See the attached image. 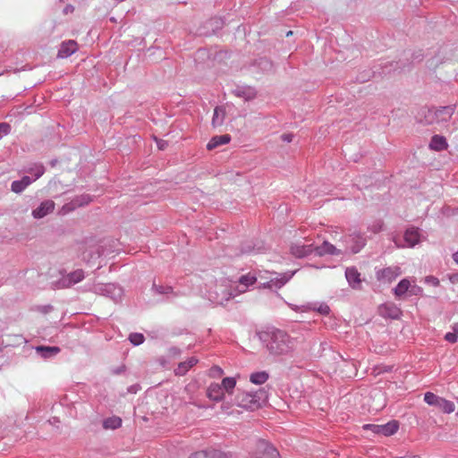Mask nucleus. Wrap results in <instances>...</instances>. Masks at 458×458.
I'll return each instance as SVG.
<instances>
[{
    "label": "nucleus",
    "instance_id": "1",
    "mask_svg": "<svg viewBox=\"0 0 458 458\" xmlns=\"http://www.w3.org/2000/svg\"><path fill=\"white\" fill-rule=\"evenodd\" d=\"M258 336L267 352L275 357L291 354L299 343L297 337H293L286 331L274 327L259 332Z\"/></svg>",
    "mask_w": 458,
    "mask_h": 458
},
{
    "label": "nucleus",
    "instance_id": "2",
    "mask_svg": "<svg viewBox=\"0 0 458 458\" xmlns=\"http://www.w3.org/2000/svg\"><path fill=\"white\" fill-rule=\"evenodd\" d=\"M454 113V106L422 107L418 112L417 119L424 124L446 123Z\"/></svg>",
    "mask_w": 458,
    "mask_h": 458
},
{
    "label": "nucleus",
    "instance_id": "3",
    "mask_svg": "<svg viewBox=\"0 0 458 458\" xmlns=\"http://www.w3.org/2000/svg\"><path fill=\"white\" fill-rule=\"evenodd\" d=\"M392 240L397 248H413L420 242V234L418 228L410 227L403 237L394 235Z\"/></svg>",
    "mask_w": 458,
    "mask_h": 458
},
{
    "label": "nucleus",
    "instance_id": "4",
    "mask_svg": "<svg viewBox=\"0 0 458 458\" xmlns=\"http://www.w3.org/2000/svg\"><path fill=\"white\" fill-rule=\"evenodd\" d=\"M343 242L352 253H358L366 245L367 240L360 232L353 230L343 237Z\"/></svg>",
    "mask_w": 458,
    "mask_h": 458
},
{
    "label": "nucleus",
    "instance_id": "5",
    "mask_svg": "<svg viewBox=\"0 0 458 458\" xmlns=\"http://www.w3.org/2000/svg\"><path fill=\"white\" fill-rule=\"evenodd\" d=\"M93 292L110 297L115 302L121 301L123 289L114 284H97L93 286Z\"/></svg>",
    "mask_w": 458,
    "mask_h": 458
},
{
    "label": "nucleus",
    "instance_id": "6",
    "mask_svg": "<svg viewBox=\"0 0 458 458\" xmlns=\"http://www.w3.org/2000/svg\"><path fill=\"white\" fill-rule=\"evenodd\" d=\"M364 429H370L373 433L390 437L395 434L399 428V423L396 420H391L386 424H366L363 426Z\"/></svg>",
    "mask_w": 458,
    "mask_h": 458
},
{
    "label": "nucleus",
    "instance_id": "7",
    "mask_svg": "<svg viewBox=\"0 0 458 458\" xmlns=\"http://www.w3.org/2000/svg\"><path fill=\"white\" fill-rule=\"evenodd\" d=\"M257 458H279L278 450L265 439H259L256 442Z\"/></svg>",
    "mask_w": 458,
    "mask_h": 458
},
{
    "label": "nucleus",
    "instance_id": "8",
    "mask_svg": "<svg viewBox=\"0 0 458 458\" xmlns=\"http://www.w3.org/2000/svg\"><path fill=\"white\" fill-rule=\"evenodd\" d=\"M151 292L159 301H173L178 296L172 286L157 284L155 281L152 284Z\"/></svg>",
    "mask_w": 458,
    "mask_h": 458
},
{
    "label": "nucleus",
    "instance_id": "9",
    "mask_svg": "<svg viewBox=\"0 0 458 458\" xmlns=\"http://www.w3.org/2000/svg\"><path fill=\"white\" fill-rule=\"evenodd\" d=\"M292 310L296 313L318 312L321 315H328L331 311L330 307L327 303H308L302 306L293 305Z\"/></svg>",
    "mask_w": 458,
    "mask_h": 458
},
{
    "label": "nucleus",
    "instance_id": "10",
    "mask_svg": "<svg viewBox=\"0 0 458 458\" xmlns=\"http://www.w3.org/2000/svg\"><path fill=\"white\" fill-rule=\"evenodd\" d=\"M296 271H288L283 274L274 273L275 277H271L269 281L262 284L259 287L261 288H268L279 289L283 287L295 274Z\"/></svg>",
    "mask_w": 458,
    "mask_h": 458
},
{
    "label": "nucleus",
    "instance_id": "11",
    "mask_svg": "<svg viewBox=\"0 0 458 458\" xmlns=\"http://www.w3.org/2000/svg\"><path fill=\"white\" fill-rule=\"evenodd\" d=\"M84 277V271L82 269H77L63 276L57 282V286L59 288H69L72 285L82 281Z\"/></svg>",
    "mask_w": 458,
    "mask_h": 458
},
{
    "label": "nucleus",
    "instance_id": "12",
    "mask_svg": "<svg viewBox=\"0 0 458 458\" xmlns=\"http://www.w3.org/2000/svg\"><path fill=\"white\" fill-rule=\"evenodd\" d=\"M401 275V268L397 266L387 267L376 271L377 281L383 283H391Z\"/></svg>",
    "mask_w": 458,
    "mask_h": 458
},
{
    "label": "nucleus",
    "instance_id": "13",
    "mask_svg": "<svg viewBox=\"0 0 458 458\" xmlns=\"http://www.w3.org/2000/svg\"><path fill=\"white\" fill-rule=\"evenodd\" d=\"M210 298H213V301L219 305H224L225 301H229L234 294L230 292L227 287L224 284L216 285L214 292L209 293Z\"/></svg>",
    "mask_w": 458,
    "mask_h": 458
},
{
    "label": "nucleus",
    "instance_id": "14",
    "mask_svg": "<svg viewBox=\"0 0 458 458\" xmlns=\"http://www.w3.org/2000/svg\"><path fill=\"white\" fill-rule=\"evenodd\" d=\"M55 204L51 199L44 200L40 203V205L32 210V216L35 219H40L45 217L46 216L51 214L55 210Z\"/></svg>",
    "mask_w": 458,
    "mask_h": 458
},
{
    "label": "nucleus",
    "instance_id": "15",
    "mask_svg": "<svg viewBox=\"0 0 458 458\" xmlns=\"http://www.w3.org/2000/svg\"><path fill=\"white\" fill-rule=\"evenodd\" d=\"M345 277L349 285L352 289H360L361 284L360 274L355 267H350L345 269Z\"/></svg>",
    "mask_w": 458,
    "mask_h": 458
},
{
    "label": "nucleus",
    "instance_id": "16",
    "mask_svg": "<svg viewBox=\"0 0 458 458\" xmlns=\"http://www.w3.org/2000/svg\"><path fill=\"white\" fill-rule=\"evenodd\" d=\"M290 251L295 258H304L314 252L313 244L305 245L295 243L291 246Z\"/></svg>",
    "mask_w": 458,
    "mask_h": 458
},
{
    "label": "nucleus",
    "instance_id": "17",
    "mask_svg": "<svg viewBox=\"0 0 458 458\" xmlns=\"http://www.w3.org/2000/svg\"><path fill=\"white\" fill-rule=\"evenodd\" d=\"M233 94L238 98H242L246 101L251 100L256 98L257 92L254 88L250 86H237Z\"/></svg>",
    "mask_w": 458,
    "mask_h": 458
},
{
    "label": "nucleus",
    "instance_id": "18",
    "mask_svg": "<svg viewBox=\"0 0 458 458\" xmlns=\"http://www.w3.org/2000/svg\"><path fill=\"white\" fill-rule=\"evenodd\" d=\"M250 392H242L236 396L238 406L246 410H255V402Z\"/></svg>",
    "mask_w": 458,
    "mask_h": 458
},
{
    "label": "nucleus",
    "instance_id": "19",
    "mask_svg": "<svg viewBox=\"0 0 458 458\" xmlns=\"http://www.w3.org/2000/svg\"><path fill=\"white\" fill-rule=\"evenodd\" d=\"M77 51V43L74 40L64 41L61 44L57 53L59 58H66Z\"/></svg>",
    "mask_w": 458,
    "mask_h": 458
},
{
    "label": "nucleus",
    "instance_id": "20",
    "mask_svg": "<svg viewBox=\"0 0 458 458\" xmlns=\"http://www.w3.org/2000/svg\"><path fill=\"white\" fill-rule=\"evenodd\" d=\"M314 253L317 256H324L327 254L330 255H339L341 251L337 250L333 244L325 241L320 246L314 247Z\"/></svg>",
    "mask_w": 458,
    "mask_h": 458
},
{
    "label": "nucleus",
    "instance_id": "21",
    "mask_svg": "<svg viewBox=\"0 0 458 458\" xmlns=\"http://www.w3.org/2000/svg\"><path fill=\"white\" fill-rule=\"evenodd\" d=\"M207 395L210 400L220 402L224 399L225 393L219 384L212 383L208 387Z\"/></svg>",
    "mask_w": 458,
    "mask_h": 458
},
{
    "label": "nucleus",
    "instance_id": "22",
    "mask_svg": "<svg viewBox=\"0 0 458 458\" xmlns=\"http://www.w3.org/2000/svg\"><path fill=\"white\" fill-rule=\"evenodd\" d=\"M32 182L33 180L31 177L24 175L21 180H16L12 182L11 190L15 193H21Z\"/></svg>",
    "mask_w": 458,
    "mask_h": 458
},
{
    "label": "nucleus",
    "instance_id": "23",
    "mask_svg": "<svg viewBox=\"0 0 458 458\" xmlns=\"http://www.w3.org/2000/svg\"><path fill=\"white\" fill-rule=\"evenodd\" d=\"M35 351L43 359H49L59 353L60 348L57 346L38 345L35 348Z\"/></svg>",
    "mask_w": 458,
    "mask_h": 458
},
{
    "label": "nucleus",
    "instance_id": "24",
    "mask_svg": "<svg viewBox=\"0 0 458 458\" xmlns=\"http://www.w3.org/2000/svg\"><path fill=\"white\" fill-rule=\"evenodd\" d=\"M448 147L446 139L441 135H434L429 142V148L436 151H442Z\"/></svg>",
    "mask_w": 458,
    "mask_h": 458
},
{
    "label": "nucleus",
    "instance_id": "25",
    "mask_svg": "<svg viewBox=\"0 0 458 458\" xmlns=\"http://www.w3.org/2000/svg\"><path fill=\"white\" fill-rule=\"evenodd\" d=\"M198 359L191 357L185 361L180 362L174 372L178 376H183L187 371L198 363Z\"/></svg>",
    "mask_w": 458,
    "mask_h": 458
},
{
    "label": "nucleus",
    "instance_id": "26",
    "mask_svg": "<svg viewBox=\"0 0 458 458\" xmlns=\"http://www.w3.org/2000/svg\"><path fill=\"white\" fill-rule=\"evenodd\" d=\"M231 140V137L228 134L219 135L213 137L207 145V148L211 150L218 146L228 143Z\"/></svg>",
    "mask_w": 458,
    "mask_h": 458
},
{
    "label": "nucleus",
    "instance_id": "27",
    "mask_svg": "<svg viewBox=\"0 0 458 458\" xmlns=\"http://www.w3.org/2000/svg\"><path fill=\"white\" fill-rule=\"evenodd\" d=\"M444 413L450 414L455 410V405L452 401L446 400L443 397H439L436 406Z\"/></svg>",
    "mask_w": 458,
    "mask_h": 458
},
{
    "label": "nucleus",
    "instance_id": "28",
    "mask_svg": "<svg viewBox=\"0 0 458 458\" xmlns=\"http://www.w3.org/2000/svg\"><path fill=\"white\" fill-rule=\"evenodd\" d=\"M102 425L105 429L114 430V429L119 428L122 426V419L118 416H111V417L106 418L103 420Z\"/></svg>",
    "mask_w": 458,
    "mask_h": 458
},
{
    "label": "nucleus",
    "instance_id": "29",
    "mask_svg": "<svg viewBox=\"0 0 458 458\" xmlns=\"http://www.w3.org/2000/svg\"><path fill=\"white\" fill-rule=\"evenodd\" d=\"M269 378V374L265 371H256L250 375V381L254 385H263Z\"/></svg>",
    "mask_w": 458,
    "mask_h": 458
},
{
    "label": "nucleus",
    "instance_id": "30",
    "mask_svg": "<svg viewBox=\"0 0 458 458\" xmlns=\"http://www.w3.org/2000/svg\"><path fill=\"white\" fill-rule=\"evenodd\" d=\"M411 285L408 279H402L394 289V294L399 297L404 295L406 293L410 292Z\"/></svg>",
    "mask_w": 458,
    "mask_h": 458
},
{
    "label": "nucleus",
    "instance_id": "31",
    "mask_svg": "<svg viewBox=\"0 0 458 458\" xmlns=\"http://www.w3.org/2000/svg\"><path fill=\"white\" fill-rule=\"evenodd\" d=\"M223 391L231 394L236 386V379L233 377H226L223 378L221 384Z\"/></svg>",
    "mask_w": 458,
    "mask_h": 458
},
{
    "label": "nucleus",
    "instance_id": "32",
    "mask_svg": "<svg viewBox=\"0 0 458 458\" xmlns=\"http://www.w3.org/2000/svg\"><path fill=\"white\" fill-rule=\"evenodd\" d=\"M225 119V111L219 106H216L214 110L212 118V124L214 127L220 126L223 124Z\"/></svg>",
    "mask_w": 458,
    "mask_h": 458
},
{
    "label": "nucleus",
    "instance_id": "33",
    "mask_svg": "<svg viewBox=\"0 0 458 458\" xmlns=\"http://www.w3.org/2000/svg\"><path fill=\"white\" fill-rule=\"evenodd\" d=\"M256 280H257L256 276L250 273L247 275L242 276L239 279L240 285L242 286V289L241 290V292H245L246 289L250 285H252L256 282Z\"/></svg>",
    "mask_w": 458,
    "mask_h": 458
},
{
    "label": "nucleus",
    "instance_id": "34",
    "mask_svg": "<svg viewBox=\"0 0 458 458\" xmlns=\"http://www.w3.org/2000/svg\"><path fill=\"white\" fill-rule=\"evenodd\" d=\"M28 173L33 174V182L41 177L45 173V167L43 165L35 164L33 166L28 169Z\"/></svg>",
    "mask_w": 458,
    "mask_h": 458
},
{
    "label": "nucleus",
    "instance_id": "35",
    "mask_svg": "<svg viewBox=\"0 0 458 458\" xmlns=\"http://www.w3.org/2000/svg\"><path fill=\"white\" fill-rule=\"evenodd\" d=\"M452 332H447L445 335V340L450 344H454L458 341V322L452 326Z\"/></svg>",
    "mask_w": 458,
    "mask_h": 458
},
{
    "label": "nucleus",
    "instance_id": "36",
    "mask_svg": "<svg viewBox=\"0 0 458 458\" xmlns=\"http://www.w3.org/2000/svg\"><path fill=\"white\" fill-rule=\"evenodd\" d=\"M144 340H145V337L140 333H131L129 335V341L134 346H138V345L141 344L144 342Z\"/></svg>",
    "mask_w": 458,
    "mask_h": 458
},
{
    "label": "nucleus",
    "instance_id": "37",
    "mask_svg": "<svg viewBox=\"0 0 458 458\" xmlns=\"http://www.w3.org/2000/svg\"><path fill=\"white\" fill-rule=\"evenodd\" d=\"M439 397L432 392H426L424 394V402L429 406L435 407Z\"/></svg>",
    "mask_w": 458,
    "mask_h": 458
},
{
    "label": "nucleus",
    "instance_id": "38",
    "mask_svg": "<svg viewBox=\"0 0 458 458\" xmlns=\"http://www.w3.org/2000/svg\"><path fill=\"white\" fill-rule=\"evenodd\" d=\"M383 227H384V222L381 219H377V220L373 221L369 225L368 230L374 233H377L383 230Z\"/></svg>",
    "mask_w": 458,
    "mask_h": 458
},
{
    "label": "nucleus",
    "instance_id": "39",
    "mask_svg": "<svg viewBox=\"0 0 458 458\" xmlns=\"http://www.w3.org/2000/svg\"><path fill=\"white\" fill-rule=\"evenodd\" d=\"M251 396L253 397V402H255V409L259 408L261 403V400L265 397V391L259 390L255 392H250Z\"/></svg>",
    "mask_w": 458,
    "mask_h": 458
},
{
    "label": "nucleus",
    "instance_id": "40",
    "mask_svg": "<svg viewBox=\"0 0 458 458\" xmlns=\"http://www.w3.org/2000/svg\"><path fill=\"white\" fill-rule=\"evenodd\" d=\"M32 310L35 312L41 313V314H47V313L54 312L55 309L52 305L47 304V305L36 306Z\"/></svg>",
    "mask_w": 458,
    "mask_h": 458
},
{
    "label": "nucleus",
    "instance_id": "41",
    "mask_svg": "<svg viewBox=\"0 0 458 458\" xmlns=\"http://www.w3.org/2000/svg\"><path fill=\"white\" fill-rule=\"evenodd\" d=\"M208 458H230V455L221 450L210 449L208 450Z\"/></svg>",
    "mask_w": 458,
    "mask_h": 458
},
{
    "label": "nucleus",
    "instance_id": "42",
    "mask_svg": "<svg viewBox=\"0 0 458 458\" xmlns=\"http://www.w3.org/2000/svg\"><path fill=\"white\" fill-rule=\"evenodd\" d=\"M11 131V126L7 123H0V139L6 136Z\"/></svg>",
    "mask_w": 458,
    "mask_h": 458
},
{
    "label": "nucleus",
    "instance_id": "43",
    "mask_svg": "<svg viewBox=\"0 0 458 458\" xmlns=\"http://www.w3.org/2000/svg\"><path fill=\"white\" fill-rule=\"evenodd\" d=\"M189 458H208V450H202L192 454Z\"/></svg>",
    "mask_w": 458,
    "mask_h": 458
},
{
    "label": "nucleus",
    "instance_id": "44",
    "mask_svg": "<svg viewBox=\"0 0 458 458\" xmlns=\"http://www.w3.org/2000/svg\"><path fill=\"white\" fill-rule=\"evenodd\" d=\"M422 293V288L414 284V285H411V289H410V295H418V294H420Z\"/></svg>",
    "mask_w": 458,
    "mask_h": 458
},
{
    "label": "nucleus",
    "instance_id": "45",
    "mask_svg": "<svg viewBox=\"0 0 458 458\" xmlns=\"http://www.w3.org/2000/svg\"><path fill=\"white\" fill-rule=\"evenodd\" d=\"M384 309L386 310V311L387 312L386 315H389V316H392V315H397V313L395 312V307L392 304L390 305H385L384 306Z\"/></svg>",
    "mask_w": 458,
    "mask_h": 458
},
{
    "label": "nucleus",
    "instance_id": "46",
    "mask_svg": "<svg viewBox=\"0 0 458 458\" xmlns=\"http://www.w3.org/2000/svg\"><path fill=\"white\" fill-rule=\"evenodd\" d=\"M281 139L284 142H291L293 139V135L292 133H284L281 135Z\"/></svg>",
    "mask_w": 458,
    "mask_h": 458
},
{
    "label": "nucleus",
    "instance_id": "47",
    "mask_svg": "<svg viewBox=\"0 0 458 458\" xmlns=\"http://www.w3.org/2000/svg\"><path fill=\"white\" fill-rule=\"evenodd\" d=\"M259 64H263L264 67L267 68V69H271L272 68V64L268 60H267L266 58L260 59Z\"/></svg>",
    "mask_w": 458,
    "mask_h": 458
},
{
    "label": "nucleus",
    "instance_id": "48",
    "mask_svg": "<svg viewBox=\"0 0 458 458\" xmlns=\"http://www.w3.org/2000/svg\"><path fill=\"white\" fill-rule=\"evenodd\" d=\"M166 146H167V142L166 141L162 140L157 141V147H158L159 149L164 150Z\"/></svg>",
    "mask_w": 458,
    "mask_h": 458
},
{
    "label": "nucleus",
    "instance_id": "49",
    "mask_svg": "<svg viewBox=\"0 0 458 458\" xmlns=\"http://www.w3.org/2000/svg\"><path fill=\"white\" fill-rule=\"evenodd\" d=\"M90 201V198L89 195L81 196V201L79 205L88 204Z\"/></svg>",
    "mask_w": 458,
    "mask_h": 458
},
{
    "label": "nucleus",
    "instance_id": "50",
    "mask_svg": "<svg viewBox=\"0 0 458 458\" xmlns=\"http://www.w3.org/2000/svg\"><path fill=\"white\" fill-rule=\"evenodd\" d=\"M449 279L453 284H455L458 282V274H453L449 276Z\"/></svg>",
    "mask_w": 458,
    "mask_h": 458
},
{
    "label": "nucleus",
    "instance_id": "51",
    "mask_svg": "<svg viewBox=\"0 0 458 458\" xmlns=\"http://www.w3.org/2000/svg\"><path fill=\"white\" fill-rule=\"evenodd\" d=\"M212 370L217 372L218 374H223V369L220 367H218V366L213 367Z\"/></svg>",
    "mask_w": 458,
    "mask_h": 458
},
{
    "label": "nucleus",
    "instance_id": "52",
    "mask_svg": "<svg viewBox=\"0 0 458 458\" xmlns=\"http://www.w3.org/2000/svg\"><path fill=\"white\" fill-rule=\"evenodd\" d=\"M453 259L458 265V250L453 254Z\"/></svg>",
    "mask_w": 458,
    "mask_h": 458
},
{
    "label": "nucleus",
    "instance_id": "53",
    "mask_svg": "<svg viewBox=\"0 0 458 458\" xmlns=\"http://www.w3.org/2000/svg\"><path fill=\"white\" fill-rule=\"evenodd\" d=\"M429 280L431 281V283H433L436 285L438 284V283H439L438 279L436 277H430Z\"/></svg>",
    "mask_w": 458,
    "mask_h": 458
},
{
    "label": "nucleus",
    "instance_id": "54",
    "mask_svg": "<svg viewBox=\"0 0 458 458\" xmlns=\"http://www.w3.org/2000/svg\"><path fill=\"white\" fill-rule=\"evenodd\" d=\"M72 315L77 316V315H89V313L75 312V313H72Z\"/></svg>",
    "mask_w": 458,
    "mask_h": 458
},
{
    "label": "nucleus",
    "instance_id": "55",
    "mask_svg": "<svg viewBox=\"0 0 458 458\" xmlns=\"http://www.w3.org/2000/svg\"><path fill=\"white\" fill-rule=\"evenodd\" d=\"M292 34H293V31H291V30H290V31H288V32L286 33V36H287V37H289V36H291Z\"/></svg>",
    "mask_w": 458,
    "mask_h": 458
},
{
    "label": "nucleus",
    "instance_id": "56",
    "mask_svg": "<svg viewBox=\"0 0 458 458\" xmlns=\"http://www.w3.org/2000/svg\"><path fill=\"white\" fill-rule=\"evenodd\" d=\"M116 3H121L123 2V0H114Z\"/></svg>",
    "mask_w": 458,
    "mask_h": 458
},
{
    "label": "nucleus",
    "instance_id": "57",
    "mask_svg": "<svg viewBox=\"0 0 458 458\" xmlns=\"http://www.w3.org/2000/svg\"><path fill=\"white\" fill-rule=\"evenodd\" d=\"M392 318H398L399 317L397 316H394V317H391Z\"/></svg>",
    "mask_w": 458,
    "mask_h": 458
}]
</instances>
